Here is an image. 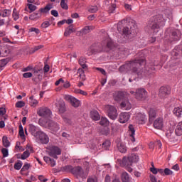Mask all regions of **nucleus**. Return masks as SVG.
<instances>
[{
  "label": "nucleus",
  "mask_w": 182,
  "mask_h": 182,
  "mask_svg": "<svg viewBox=\"0 0 182 182\" xmlns=\"http://www.w3.org/2000/svg\"><path fill=\"white\" fill-rule=\"evenodd\" d=\"M121 161V166L122 167H132V166H133V162L129 159V156H124Z\"/></svg>",
  "instance_id": "17"
},
{
  "label": "nucleus",
  "mask_w": 182,
  "mask_h": 182,
  "mask_svg": "<svg viewBox=\"0 0 182 182\" xmlns=\"http://www.w3.org/2000/svg\"><path fill=\"white\" fill-rule=\"evenodd\" d=\"M1 153L3 154V157H8V156L9 154V151H8V149H6V148L1 149Z\"/></svg>",
  "instance_id": "58"
},
{
  "label": "nucleus",
  "mask_w": 182,
  "mask_h": 182,
  "mask_svg": "<svg viewBox=\"0 0 182 182\" xmlns=\"http://www.w3.org/2000/svg\"><path fill=\"white\" fill-rule=\"evenodd\" d=\"M22 161H18L17 163L14 164V168L15 170H21L22 168Z\"/></svg>",
  "instance_id": "53"
},
{
  "label": "nucleus",
  "mask_w": 182,
  "mask_h": 182,
  "mask_svg": "<svg viewBox=\"0 0 182 182\" xmlns=\"http://www.w3.org/2000/svg\"><path fill=\"white\" fill-rule=\"evenodd\" d=\"M36 138L40 140L42 144H48L49 143V136L42 131L38 133Z\"/></svg>",
  "instance_id": "13"
},
{
  "label": "nucleus",
  "mask_w": 182,
  "mask_h": 182,
  "mask_svg": "<svg viewBox=\"0 0 182 182\" xmlns=\"http://www.w3.org/2000/svg\"><path fill=\"white\" fill-rule=\"evenodd\" d=\"M128 157L132 164L137 163V161H139V156L136 155L135 154H132Z\"/></svg>",
  "instance_id": "32"
},
{
  "label": "nucleus",
  "mask_w": 182,
  "mask_h": 182,
  "mask_svg": "<svg viewBox=\"0 0 182 182\" xmlns=\"http://www.w3.org/2000/svg\"><path fill=\"white\" fill-rule=\"evenodd\" d=\"M50 26V23H49V21H44L41 24V28H48V26Z\"/></svg>",
  "instance_id": "60"
},
{
  "label": "nucleus",
  "mask_w": 182,
  "mask_h": 182,
  "mask_svg": "<svg viewBox=\"0 0 182 182\" xmlns=\"http://www.w3.org/2000/svg\"><path fill=\"white\" fill-rule=\"evenodd\" d=\"M29 32H35V33H36V35H39V33H41V31H39V28L33 27L29 29Z\"/></svg>",
  "instance_id": "59"
},
{
  "label": "nucleus",
  "mask_w": 182,
  "mask_h": 182,
  "mask_svg": "<svg viewBox=\"0 0 182 182\" xmlns=\"http://www.w3.org/2000/svg\"><path fill=\"white\" fill-rule=\"evenodd\" d=\"M11 14H12V11L9 9H4L2 11V12L0 13V16L3 18H6L8 16H10Z\"/></svg>",
  "instance_id": "29"
},
{
  "label": "nucleus",
  "mask_w": 182,
  "mask_h": 182,
  "mask_svg": "<svg viewBox=\"0 0 182 182\" xmlns=\"http://www.w3.org/2000/svg\"><path fill=\"white\" fill-rule=\"evenodd\" d=\"M136 121L138 124H144L147 122V118L144 114L139 113L136 115Z\"/></svg>",
  "instance_id": "14"
},
{
  "label": "nucleus",
  "mask_w": 182,
  "mask_h": 182,
  "mask_svg": "<svg viewBox=\"0 0 182 182\" xmlns=\"http://www.w3.org/2000/svg\"><path fill=\"white\" fill-rule=\"evenodd\" d=\"M79 65H80L82 69H87V65H86V58L81 57L79 60Z\"/></svg>",
  "instance_id": "30"
},
{
  "label": "nucleus",
  "mask_w": 182,
  "mask_h": 182,
  "mask_svg": "<svg viewBox=\"0 0 182 182\" xmlns=\"http://www.w3.org/2000/svg\"><path fill=\"white\" fill-rule=\"evenodd\" d=\"M29 132L32 134V136H34V137H36L39 135V133H41L42 131H39V129L36 127L33 124H29Z\"/></svg>",
  "instance_id": "16"
},
{
  "label": "nucleus",
  "mask_w": 182,
  "mask_h": 182,
  "mask_svg": "<svg viewBox=\"0 0 182 182\" xmlns=\"http://www.w3.org/2000/svg\"><path fill=\"white\" fill-rule=\"evenodd\" d=\"M31 168V164L26 163L23 166L22 168L21 169V173H23V171H26L27 170H29Z\"/></svg>",
  "instance_id": "51"
},
{
  "label": "nucleus",
  "mask_w": 182,
  "mask_h": 182,
  "mask_svg": "<svg viewBox=\"0 0 182 182\" xmlns=\"http://www.w3.org/2000/svg\"><path fill=\"white\" fill-rule=\"evenodd\" d=\"M110 141L107 140L102 144V147L105 150H109V147H110Z\"/></svg>",
  "instance_id": "50"
},
{
  "label": "nucleus",
  "mask_w": 182,
  "mask_h": 182,
  "mask_svg": "<svg viewBox=\"0 0 182 182\" xmlns=\"http://www.w3.org/2000/svg\"><path fill=\"white\" fill-rule=\"evenodd\" d=\"M48 129L50 130H52V132H58L60 129L59 124L58 123L53 122V121H49L48 122Z\"/></svg>",
  "instance_id": "19"
},
{
  "label": "nucleus",
  "mask_w": 182,
  "mask_h": 182,
  "mask_svg": "<svg viewBox=\"0 0 182 182\" xmlns=\"http://www.w3.org/2000/svg\"><path fill=\"white\" fill-rule=\"evenodd\" d=\"M106 109H107V113L109 119H112V120H116L118 116L117 109H116L114 106H112V105H107L106 107Z\"/></svg>",
  "instance_id": "8"
},
{
  "label": "nucleus",
  "mask_w": 182,
  "mask_h": 182,
  "mask_svg": "<svg viewBox=\"0 0 182 182\" xmlns=\"http://www.w3.org/2000/svg\"><path fill=\"white\" fill-rule=\"evenodd\" d=\"M113 99L115 102H122L121 107H132V105L129 102V93L125 91H115L113 94Z\"/></svg>",
  "instance_id": "2"
},
{
  "label": "nucleus",
  "mask_w": 182,
  "mask_h": 182,
  "mask_svg": "<svg viewBox=\"0 0 182 182\" xmlns=\"http://www.w3.org/2000/svg\"><path fill=\"white\" fill-rule=\"evenodd\" d=\"M181 55V50L174 49L172 52V56H173V59H178L180 55Z\"/></svg>",
  "instance_id": "36"
},
{
  "label": "nucleus",
  "mask_w": 182,
  "mask_h": 182,
  "mask_svg": "<svg viewBox=\"0 0 182 182\" xmlns=\"http://www.w3.org/2000/svg\"><path fill=\"white\" fill-rule=\"evenodd\" d=\"M130 119V114L127 112H122L119 114V123H127Z\"/></svg>",
  "instance_id": "15"
},
{
  "label": "nucleus",
  "mask_w": 182,
  "mask_h": 182,
  "mask_svg": "<svg viewBox=\"0 0 182 182\" xmlns=\"http://www.w3.org/2000/svg\"><path fill=\"white\" fill-rule=\"evenodd\" d=\"M63 170L71 173L79 181H83V180L87 178V173L83 170L82 166H77L73 167L72 165H67L63 168Z\"/></svg>",
  "instance_id": "1"
},
{
  "label": "nucleus",
  "mask_w": 182,
  "mask_h": 182,
  "mask_svg": "<svg viewBox=\"0 0 182 182\" xmlns=\"http://www.w3.org/2000/svg\"><path fill=\"white\" fill-rule=\"evenodd\" d=\"M37 114H38L41 117L48 119V117H50V116H52V111H50V109L46 107H42L38 108Z\"/></svg>",
  "instance_id": "7"
},
{
  "label": "nucleus",
  "mask_w": 182,
  "mask_h": 182,
  "mask_svg": "<svg viewBox=\"0 0 182 182\" xmlns=\"http://www.w3.org/2000/svg\"><path fill=\"white\" fill-rule=\"evenodd\" d=\"M29 156H31V153L29 152V151H25L21 155V160H26V159H28Z\"/></svg>",
  "instance_id": "49"
},
{
  "label": "nucleus",
  "mask_w": 182,
  "mask_h": 182,
  "mask_svg": "<svg viewBox=\"0 0 182 182\" xmlns=\"http://www.w3.org/2000/svg\"><path fill=\"white\" fill-rule=\"evenodd\" d=\"M62 119L63 122L66 123V124H72V119H70L69 117L63 116Z\"/></svg>",
  "instance_id": "54"
},
{
  "label": "nucleus",
  "mask_w": 182,
  "mask_h": 182,
  "mask_svg": "<svg viewBox=\"0 0 182 182\" xmlns=\"http://www.w3.org/2000/svg\"><path fill=\"white\" fill-rule=\"evenodd\" d=\"M73 32H76V30L73 28V25H70L65 28L64 36H70L71 33H73Z\"/></svg>",
  "instance_id": "21"
},
{
  "label": "nucleus",
  "mask_w": 182,
  "mask_h": 182,
  "mask_svg": "<svg viewBox=\"0 0 182 182\" xmlns=\"http://www.w3.org/2000/svg\"><path fill=\"white\" fill-rule=\"evenodd\" d=\"M109 119H107V118L103 117L101 118V120L100 122V124L101 126H104L105 127L109 126Z\"/></svg>",
  "instance_id": "35"
},
{
  "label": "nucleus",
  "mask_w": 182,
  "mask_h": 182,
  "mask_svg": "<svg viewBox=\"0 0 182 182\" xmlns=\"http://www.w3.org/2000/svg\"><path fill=\"white\" fill-rule=\"evenodd\" d=\"M18 134L22 140H25V132H23V127H22V124L19 125Z\"/></svg>",
  "instance_id": "41"
},
{
  "label": "nucleus",
  "mask_w": 182,
  "mask_h": 182,
  "mask_svg": "<svg viewBox=\"0 0 182 182\" xmlns=\"http://www.w3.org/2000/svg\"><path fill=\"white\" fill-rule=\"evenodd\" d=\"M149 123H153V122H154V119H156V110L151 109L149 111Z\"/></svg>",
  "instance_id": "23"
},
{
  "label": "nucleus",
  "mask_w": 182,
  "mask_h": 182,
  "mask_svg": "<svg viewBox=\"0 0 182 182\" xmlns=\"http://www.w3.org/2000/svg\"><path fill=\"white\" fill-rule=\"evenodd\" d=\"M23 107H25V102L23 101H18L16 103V107L21 109Z\"/></svg>",
  "instance_id": "57"
},
{
  "label": "nucleus",
  "mask_w": 182,
  "mask_h": 182,
  "mask_svg": "<svg viewBox=\"0 0 182 182\" xmlns=\"http://www.w3.org/2000/svg\"><path fill=\"white\" fill-rule=\"evenodd\" d=\"M57 107H58V112L60 114H63V113L66 112V105L65 104V102H58Z\"/></svg>",
  "instance_id": "20"
},
{
  "label": "nucleus",
  "mask_w": 182,
  "mask_h": 182,
  "mask_svg": "<svg viewBox=\"0 0 182 182\" xmlns=\"http://www.w3.org/2000/svg\"><path fill=\"white\" fill-rule=\"evenodd\" d=\"M182 122H180L178 126L176 129L175 130V133L176 134V136H181L182 134Z\"/></svg>",
  "instance_id": "39"
},
{
  "label": "nucleus",
  "mask_w": 182,
  "mask_h": 182,
  "mask_svg": "<svg viewBox=\"0 0 182 182\" xmlns=\"http://www.w3.org/2000/svg\"><path fill=\"white\" fill-rule=\"evenodd\" d=\"M177 41H180V38L177 35V32L173 31L170 36V41L171 42H177Z\"/></svg>",
  "instance_id": "27"
},
{
  "label": "nucleus",
  "mask_w": 182,
  "mask_h": 182,
  "mask_svg": "<svg viewBox=\"0 0 182 182\" xmlns=\"http://www.w3.org/2000/svg\"><path fill=\"white\" fill-rule=\"evenodd\" d=\"M48 154L50 157H53V159L58 160V156L62 154V150L58 146H51L49 149Z\"/></svg>",
  "instance_id": "11"
},
{
  "label": "nucleus",
  "mask_w": 182,
  "mask_h": 182,
  "mask_svg": "<svg viewBox=\"0 0 182 182\" xmlns=\"http://www.w3.org/2000/svg\"><path fill=\"white\" fill-rule=\"evenodd\" d=\"M102 47L104 52H109L114 48V43L112 39L107 38L102 42Z\"/></svg>",
  "instance_id": "6"
},
{
  "label": "nucleus",
  "mask_w": 182,
  "mask_h": 182,
  "mask_svg": "<svg viewBox=\"0 0 182 182\" xmlns=\"http://www.w3.org/2000/svg\"><path fill=\"white\" fill-rule=\"evenodd\" d=\"M27 6L28 8V9H30V12H35V10L37 9L36 6L32 4H28Z\"/></svg>",
  "instance_id": "55"
},
{
  "label": "nucleus",
  "mask_w": 182,
  "mask_h": 182,
  "mask_svg": "<svg viewBox=\"0 0 182 182\" xmlns=\"http://www.w3.org/2000/svg\"><path fill=\"white\" fill-rule=\"evenodd\" d=\"M52 9V6L50 4H47L45 8H41L39 9V12L41 14H48L49 11Z\"/></svg>",
  "instance_id": "28"
},
{
  "label": "nucleus",
  "mask_w": 182,
  "mask_h": 182,
  "mask_svg": "<svg viewBox=\"0 0 182 182\" xmlns=\"http://www.w3.org/2000/svg\"><path fill=\"white\" fill-rule=\"evenodd\" d=\"M121 180L122 182H130L132 181V178H130V176H129V173L127 172H123L121 174Z\"/></svg>",
  "instance_id": "25"
},
{
  "label": "nucleus",
  "mask_w": 182,
  "mask_h": 182,
  "mask_svg": "<svg viewBox=\"0 0 182 182\" xmlns=\"http://www.w3.org/2000/svg\"><path fill=\"white\" fill-rule=\"evenodd\" d=\"M117 148L120 153H126V151H127V148L123 143H119L117 146Z\"/></svg>",
  "instance_id": "31"
},
{
  "label": "nucleus",
  "mask_w": 182,
  "mask_h": 182,
  "mask_svg": "<svg viewBox=\"0 0 182 182\" xmlns=\"http://www.w3.org/2000/svg\"><path fill=\"white\" fill-rule=\"evenodd\" d=\"M99 50H97L95 48H93V47H90V49L88 50V55L89 56L92 55H95L96 53H98Z\"/></svg>",
  "instance_id": "48"
},
{
  "label": "nucleus",
  "mask_w": 182,
  "mask_h": 182,
  "mask_svg": "<svg viewBox=\"0 0 182 182\" xmlns=\"http://www.w3.org/2000/svg\"><path fill=\"white\" fill-rule=\"evenodd\" d=\"M90 117L95 121L100 120V114H99V112L96 110H92L90 112Z\"/></svg>",
  "instance_id": "22"
},
{
  "label": "nucleus",
  "mask_w": 182,
  "mask_h": 182,
  "mask_svg": "<svg viewBox=\"0 0 182 182\" xmlns=\"http://www.w3.org/2000/svg\"><path fill=\"white\" fill-rule=\"evenodd\" d=\"M65 1L68 2V0H61L60 6L63 9L68 11V9H69V6H68V3H66Z\"/></svg>",
  "instance_id": "46"
},
{
  "label": "nucleus",
  "mask_w": 182,
  "mask_h": 182,
  "mask_svg": "<svg viewBox=\"0 0 182 182\" xmlns=\"http://www.w3.org/2000/svg\"><path fill=\"white\" fill-rule=\"evenodd\" d=\"M65 99V100H67V102H69V103H70L73 107H77L80 105V101L73 96L66 95Z\"/></svg>",
  "instance_id": "12"
},
{
  "label": "nucleus",
  "mask_w": 182,
  "mask_h": 182,
  "mask_svg": "<svg viewBox=\"0 0 182 182\" xmlns=\"http://www.w3.org/2000/svg\"><path fill=\"white\" fill-rule=\"evenodd\" d=\"M101 134L104 136H109L110 134V129L107 127H104L100 129Z\"/></svg>",
  "instance_id": "40"
},
{
  "label": "nucleus",
  "mask_w": 182,
  "mask_h": 182,
  "mask_svg": "<svg viewBox=\"0 0 182 182\" xmlns=\"http://www.w3.org/2000/svg\"><path fill=\"white\" fill-rule=\"evenodd\" d=\"M154 127L158 129V130H161L163 129V118L159 117L154 122Z\"/></svg>",
  "instance_id": "18"
},
{
  "label": "nucleus",
  "mask_w": 182,
  "mask_h": 182,
  "mask_svg": "<svg viewBox=\"0 0 182 182\" xmlns=\"http://www.w3.org/2000/svg\"><path fill=\"white\" fill-rule=\"evenodd\" d=\"M129 132H131V134H129L130 137H132V141H136V139H134V134L136 133V130L134 129V127H133L132 124H130L129 126Z\"/></svg>",
  "instance_id": "26"
},
{
  "label": "nucleus",
  "mask_w": 182,
  "mask_h": 182,
  "mask_svg": "<svg viewBox=\"0 0 182 182\" xmlns=\"http://www.w3.org/2000/svg\"><path fill=\"white\" fill-rule=\"evenodd\" d=\"M50 14L53 15V16H55V18H58L59 16V13L56 10H52Z\"/></svg>",
  "instance_id": "61"
},
{
  "label": "nucleus",
  "mask_w": 182,
  "mask_h": 182,
  "mask_svg": "<svg viewBox=\"0 0 182 182\" xmlns=\"http://www.w3.org/2000/svg\"><path fill=\"white\" fill-rule=\"evenodd\" d=\"M173 173L170 168H166L164 169V176H173Z\"/></svg>",
  "instance_id": "56"
},
{
  "label": "nucleus",
  "mask_w": 182,
  "mask_h": 182,
  "mask_svg": "<svg viewBox=\"0 0 182 182\" xmlns=\"http://www.w3.org/2000/svg\"><path fill=\"white\" fill-rule=\"evenodd\" d=\"M9 62V59L5 58L0 60V69L1 68H4V66H6V64Z\"/></svg>",
  "instance_id": "47"
},
{
  "label": "nucleus",
  "mask_w": 182,
  "mask_h": 182,
  "mask_svg": "<svg viewBox=\"0 0 182 182\" xmlns=\"http://www.w3.org/2000/svg\"><path fill=\"white\" fill-rule=\"evenodd\" d=\"M42 48H43V45H40V46H34L33 48H32L30 50V53H35L36 51L39 50V49H42Z\"/></svg>",
  "instance_id": "45"
},
{
  "label": "nucleus",
  "mask_w": 182,
  "mask_h": 182,
  "mask_svg": "<svg viewBox=\"0 0 182 182\" xmlns=\"http://www.w3.org/2000/svg\"><path fill=\"white\" fill-rule=\"evenodd\" d=\"M23 77L28 79V77H32V73H25L23 74Z\"/></svg>",
  "instance_id": "63"
},
{
  "label": "nucleus",
  "mask_w": 182,
  "mask_h": 182,
  "mask_svg": "<svg viewBox=\"0 0 182 182\" xmlns=\"http://www.w3.org/2000/svg\"><path fill=\"white\" fill-rule=\"evenodd\" d=\"M135 99L136 100H146L147 99V91L144 88H139L135 92Z\"/></svg>",
  "instance_id": "9"
},
{
  "label": "nucleus",
  "mask_w": 182,
  "mask_h": 182,
  "mask_svg": "<svg viewBox=\"0 0 182 182\" xmlns=\"http://www.w3.org/2000/svg\"><path fill=\"white\" fill-rule=\"evenodd\" d=\"M165 22L163 16L158 15L151 19L148 24V28L151 29L154 33H157L159 29H160V26H164Z\"/></svg>",
  "instance_id": "4"
},
{
  "label": "nucleus",
  "mask_w": 182,
  "mask_h": 182,
  "mask_svg": "<svg viewBox=\"0 0 182 182\" xmlns=\"http://www.w3.org/2000/svg\"><path fill=\"white\" fill-rule=\"evenodd\" d=\"M2 143H3V146L4 147H9L11 146V142H9V141L8 140V136H4L2 138Z\"/></svg>",
  "instance_id": "33"
},
{
  "label": "nucleus",
  "mask_w": 182,
  "mask_h": 182,
  "mask_svg": "<svg viewBox=\"0 0 182 182\" xmlns=\"http://www.w3.org/2000/svg\"><path fill=\"white\" fill-rule=\"evenodd\" d=\"M89 32H90V26H85L80 31L82 35H87Z\"/></svg>",
  "instance_id": "43"
},
{
  "label": "nucleus",
  "mask_w": 182,
  "mask_h": 182,
  "mask_svg": "<svg viewBox=\"0 0 182 182\" xmlns=\"http://www.w3.org/2000/svg\"><path fill=\"white\" fill-rule=\"evenodd\" d=\"M117 30L119 33H123L124 35H130L132 33V27L127 26V19H123L118 23Z\"/></svg>",
  "instance_id": "5"
},
{
  "label": "nucleus",
  "mask_w": 182,
  "mask_h": 182,
  "mask_svg": "<svg viewBox=\"0 0 182 182\" xmlns=\"http://www.w3.org/2000/svg\"><path fill=\"white\" fill-rule=\"evenodd\" d=\"M171 93V88L169 86H162L159 89V96L161 99H166Z\"/></svg>",
  "instance_id": "10"
},
{
  "label": "nucleus",
  "mask_w": 182,
  "mask_h": 182,
  "mask_svg": "<svg viewBox=\"0 0 182 182\" xmlns=\"http://www.w3.org/2000/svg\"><path fill=\"white\" fill-rule=\"evenodd\" d=\"M88 11L90 12V14H96V12L99 11V7H97V6H91Z\"/></svg>",
  "instance_id": "44"
},
{
  "label": "nucleus",
  "mask_w": 182,
  "mask_h": 182,
  "mask_svg": "<svg viewBox=\"0 0 182 182\" xmlns=\"http://www.w3.org/2000/svg\"><path fill=\"white\" fill-rule=\"evenodd\" d=\"M150 171H151V173H152L153 174H157V173H159V168H155V167H154V168H150Z\"/></svg>",
  "instance_id": "64"
},
{
  "label": "nucleus",
  "mask_w": 182,
  "mask_h": 182,
  "mask_svg": "<svg viewBox=\"0 0 182 182\" xmlns=\"http://www.w3.org/2000/svg\"><path fill=\"white\" fill-rule=\"evenodd\" d=\"M30 105L34 107L38 105V100H35L33 96L30 97Z\"/></svg>",
  "instance_id": "52"
},
{
  "label": "nucleus",
  "mask_w": 182,
  "mask_h": 182,
  "mask_svg": "<svg viewBox=\"0 0 182 182\" xmlns=\"http://www.w3.org/2000/svg\"><path fill=\"white\" fill-rule=\"evenodd\" d=\"M173 112V114H176V116H177V117H181L182 113V107H178L174 108Z\"/></svg>",
  "instance_id": "34"
},
{
  "label": "nucleus",
  "mask_w": 182,
  "mask_h": 182,
  "mask_svg": "<svg viewBox=\"0 0 182 182\" xmlns=\"http://www.w3.org/2000/svg\"><path fill=\"white\" fill-rule=\"evenodd\" d=\"M12 17L14 21H17L19 19V11L16 10V8H14L13 10Z\"/></svg>",
  "instance_id": "38"
},
{
  "label": "nucleus",
  "mask_w": 182,
  "mask_h": 182,
  "mask_svg": "<svg viewBox=\"0 0 182 182\" xmlns=\"http://www.w3.org/2000/svg\"><path fill=\"white\" fill-rule=\"evenodd\" d=\"M77 73L79 74V77L82 80H86V76L85 75V70H83V69L79 68L77 70Z\"/></svg>",
  "instance_id": "37"
},
{
  "label": "nucleus",
  "mask_w": 182,
  "mask_h": 182,
  "mask_svg": "<svg viewBox=\"0 0 182 182\" xmlns=\"http://www.w3.org/2000/svg\"><path fill=\"white\" fill-rule=\"evenodd\" d=\"M41 16H42V14L39 11H36L30 15L29 19H31V21H38Z\"/></svg>",
  "instance_id": "24"
},
{
  "label": "nucleus",
  "mask_w": 182,
  "mask_h": 182,
  "mask_svg": "<svg viewBox=\"0 0 182 182\" xmlns=\"http://www.w3.org/2000/svg\"><path fill=\"white\" fill-rule=\"evenodd\" d=\"M116 9V4H112L111 7H109V14H113Z\"/></svg>",
  "instance_id": "62"
},
{
  "label": "nucleus",
  "mask_w": 182,
  "mask_h": 182,
  "mask_svg": "<svg viewBox=\"0 0 182 182\" xmlns=\"http://www.w3.org/2000/svg\"><path fill=\"white\" fill-rule=\"evenodd\" d=\"M0 50L1 53V57L8 56V55H9V52H11L7 48H2Z\"/></svg>",
  "instance_id": "42"
},
{
  "label": "nucleus",
  "mask_w": 182,
  "mask_h": 182,
  "mask_svg": "<svg viewBox=\"0 0 182 182\" xmlns=\"http://www.w3.org/2000/svg\"><path fill=\"white\" fill-rule=\"evenodd\" d=\"M143 65H146V60H144V59H136L130 61L124 66L126 69L132 70L133 73H136L137 76L140 77V76L143 75V73L139 71V66H143Z\"/></svg>",
  "instance_id": "3"
}]
</instances>
